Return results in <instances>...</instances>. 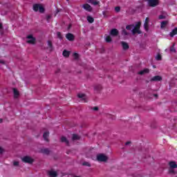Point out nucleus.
I'll return each instance as SVG.
<instances>
[{"instance_id":"58836bf2","label":"nucleus","mask_w":177,"mask_h":177,"mask_svg":"<svg viewBox=\"0 0 177 177\" xmlns=\"http://www.w3.org/2000/svg\"><path fill=\"white\" fill-rule=\"evenodd\" d=\"M140 26H142V22H138L134 27H136V28L140 29Z\"/></svg>"},{"instance_id":"f704fd0d","label":"nucleus","mask_w":177,"mask_h":177,"mask_svg":"<svg viewBox=\"0 0 177 177\" xmlns=\"http://www.w3.org/2000/svg\"><path fill=\"white\" fill-rule=\"evenodd\" d=\"M57 38H59V39H63V36L62 35V32H57Z\"/></svg>"},{"instance_id":"6ab92c4d","label":"nucleus","mask_w":177,"mask_h":177,"mask_svg":"<svg viewBox=\"0 0 177 177\" xmlns=\"http://www.w3.org/2000/svg\"><path fill=\"white\" fill-rule=\"evenodd\" d=\"M168 21H163L160 23V28H165L168 26Z\"/></svg>"},{"instance_id":"473e14b6","label":"nucleus","mask_w":177,"mask_h":177,"mask_svg":"<svg viewBox=\"0 0 177 177\" xmlns=\"http://www.w3.org/2000/svg\"><path fill=\"white\" fill-rule=\"evenodd\" d=\"M170 52H173L174 53H176V49L175 48V44H174L170 48Z\"/></svg>"},{"instance_id":"f257e3e1","label":"nucleus","mask_w":177,"mask_h":177,"mask_svg":"<svg viewBox=\"0 0 177 177\" xmlns=\"http://www.w3.org/2000/svg\"><path fill=\"white\" fill-rule=\"evenodd\" d=\"M21 160L22 162H25V164H32L35 160L34 158H31L30 156H26L22 158H21Z\"/></svg>"},{"instance_id":"13d9d810","label":"nucleus","mask_w":177,"mask_h":177,"mask_svg":"<svg viewBox=\"0 0 177 177\" xmlns=\"http://www.w3.org/2000/svg\"><path fill=\"white\" fill-rule=\"evenodd\" d=\"M102 15H103L104 16H106V11H103V12H102Z\"/></svg>"},{"instance_id":"7ed1b4c3","label":"nucleus","mask_w":177,"mask_h":177,"mask_svg":"<svg viewBox=\"0 0 177 177\" xmlns=\"http://www.w3.org/2000/svg\"><path fill=\"white\" fill-rule=\"evenodd\" d=\"M160 4V1L158 0H149L148 5L150 8H156V6H158Z\"/></svg>"},{"instance_id":"5701e85b","label":"nucleus","mask_w":177,"mask_h":177,"mask_svg":"<svg viewBox=\"0 0 177 177\" xmlns=\"http://www.w3.org/2000/svg\"><path fill=\"white\" fill-rule=\"evenodd\" d=\"M104 38H105L106 42H107L108 44H110V42H111L113 41V39H111V37H110L109 35H106Z\"/></svg>"},{"instance_id":"2f4dec72","label":"nucleus","mask_w":177,"mask_h":177,"mask_svg":"<svg viewBox=\"0 0 177 177\" xmlns=\"http://www.w3.org/2000/svg\"><path fill=\"white\" fill-rule=\"evenodd\" d=\"M122 35H123L124 37H125L127 35H129V32H127V30L123 29L122 30Z\"/></svg>"},{"instance_id":"ea45409f","label":"nucleus","mask_w":177,"mask_h":177,"mask_svg":"<svg viewBox=\"0 0 177 177\" xmlns=\"http://www.w3.org/2000/svg\"><path fill=\"white\" fill-rule=\"evenodd\" d=\"M156 59L158 60V61H160V60H162V57H161V55L160 54H158L156 57Z\"/></svg>"},{"instance_id":"37998d69","label":"nucleus","mask_w":177,"mask_h":177,"mask_svg":"<svg viewBox=\"0 0 177 177\" xmlns=\"http://www.w3.org/2000/svg\"><path fill=\"white\" fill-rule=\"evenodd\" d=\"M50 19H52V16H50V15L46 16V20H47L48 23H49V20H50Z\"/></svg>"},{"instance_id":"1a4fd4ad","label":"nucleus","mask_w":177,"mask_h":177,"mask_svg":"<svg viewBox=\"0 0 177 177\" xmlns=\"http://www.w3.org/2000/svg\"><path fill=\"white\" fill-rule=\"evenodd\" d=\"M149 21H150V19H149V17H147L144 24V28L147 31V32H149Z\"/></svg>"},{"instance_id":"4c0bfd02","label":"nucleus","mask_w":177,"mask_h":177,"mask_svg":"<svg viewBox=\"0 0 177 177\" xmlns=\"http://www.w3.org/2000/svg\"><path fill=\"white\" fill-rule=\"evenodd\" d=\"M73 57L75 59V60H78L80 55H78V53H73Z\"/></svg>"},{"instance_id":"09e8293b","label":"nucleus","mask_w":177,"mask_h":177,"mask_svg":"<svg viewBox=\"0 0 177 177\" xmlns=\"http://www.w3.org/2000/svg\"><path fill=\"white\" fill-rule=\"evenodd\" d=\"M71 153H73V150L69 149L66 151V154H71Z\"/></svg>"},{"instance_id":"79ce46f5","label":"nucleus","mask_w":177,"mask_h":177,"mask_svg":"<svg viewBox=\"0 0 177 177\" xmlns=\"http://www.w3.org/2000/svg\"><path fill=\"white\" fill-rule=\"evenodd\" d=\"M115 12H116L117 13H118L119 12L121 11V7H120V6H116V7L115 8Z\"/></svg>"},{"instance_id":"49530a36","label":"nucleus","mask_w":177,"mask_h":177,"mask_svg":"<svg viewBox=\"0 0 177 177\" xmlns=\"http://www.w3.org/2000/svg\"><path fill=\"white\" fill-rule=\"evenodd\" d=\"M131 143H132V142H131V141H128V142H125V146H129V145H131Z\"/></svg>"},{"instance_id":"c756f323","label":"nucleus","mask_w":177,"mask_h":177,"mask_svg":"<svg viewBox=\"0 0 177 177\" xmlns=\"http://www.w3.org/2000/svg\"><path fill=\"white\" fill-rule=\"evenodd\" d=\"M169 174L170 175H176L177 171H176L175 170H174V169H169Z\"/></svg>"},{"instance_id":"aec40b11","label":"nucleus","mask_w":177,"mask_h":177,"mask_svg":"<svg viewBox=\"0 0 177 177\" xmlns=\"http://www.w3.org/2000/svg\"><path fill=\"white\" fill-rule=\"evenodd\" d=\"M177 34V28H175L172 30V31L169 33L170 37L172 38L174 35Z\"/></svg>"},{"instance_id":"39448f33","label":"nucleus","mask_w":177,"mask_h":177,"mask_svg":"<svg viewBox=\"0 0 177 177\" xmlns=\"http://www.w3.org/2000/svg\"><path fill=\"white\" fill-rule=\"evenodd\" d=\"M82 8H83V9H84V10H86L87 12H93V8H92V6H91V5H89L88 3L83 4Z\"/></svg>"},{"instance_id":"f03ea898","label":"nucleus","mask_w":177,"mask_h":177,"mask_svg":"<svg viewBox=\"0 0 177 177\" xmlns=\"http://www.w3.org/2000/svg\"><path fill=\"white\" fill-rule=\"evenodd\" d=\"M97 160H98L99 162H107L109 160V156L104 155V153H100L97 155Z\"/></svg>"},{"instance_id":"b1692460","label":"nucleus","mask_w":177,"mask_h":177,"mask_svg":"<svg viewBox=\"0 0 177 177\" xmlns=\"http://www.w3.org/2000/svg\"><path fill=\"white\" fill-rule=\"evenodd\" d=\"M62 55L64 57H68L70 56V51L64 50Z\"/></svg>"},{"instance_id":"9d476101","label":"nucleus","mask_w":177,"mask_h":177,"mask_svg":"<svg viewBox=\"0 0 177 177\" xmlns=\"http://www.w3.org/2000/svg\"><path fill=\"white\" fill-rule=\"evenodd\" d=\"M150 73V70L149 68H145L142 71H140L138 73L139 75H145V74H149Z\"/></svg>"},{"instance_id":"a211bd4d","label":"nucleus","mask_w":177,"mask_h":177,"mask_svg":"<svg viewBox=\"0 0 177 177\" xmlns=\"http://www.w3.org/2000/svg\"><path fill=\"white\" fill-rule=\"evenodd\" d=\"M43 138H44V140H46V142H49V140L48 139V138H49L48 131H46L44 133Z\"/></svg>"},{"instance_id":"a19ab883","label":"nucleus","mask_w":177,"mask_h":177,"mask_svg":"<svg viewBox=\"0 0 177 177\" xmlns=\"http://www.w3.org/2000/svg\"><path fill=\"white\" fill-rule=\"evenodd\" d=\"M158 19L160 20L165 19H167V16L160 15H159Z\"/></svg>"},{"instance_id":"de8ad7c7","label":"nucleus","mask_w":177,"mask_h":177,"mask_svg":"<svg viewBox=\"0 0 177 177\" xmlns=\"http://www.w3.org/2000/svg\"><path fill=\"white\" fill-rule=\"evenodd\" d=\"M0 64H6V63L5 62V61L0 59Z\"/></svg>"},{"instance_id":"a18cd8bd","label":"nucleus","mask_w":177,"mask_h":177,"mask_svg":"<svg viewBox=\"0 0 177 177\" xmlns=\"http://www.w3.org/2000/svg\"><path fill=\"white\" fill-rule=\"evenodd\" d=\"M92 110H94V111H99V107L95 106V107L92 108Z\"/></svg>"},{"instance_id":"8fccbe9b","label":"nucleus","mask_w":177,"mask_h":177,"mask_svg":"<svg viewBox=\"0 0 177 177\" xmlns=\"http://www.w3.org/2000/svg\"><path fill=\"white\" fill-rule=\"evenodd\" d=\"M133 92H138L139 91V88L138 87H136L134 89H133Z\"/></svg>"},{"instance_id":"393cba45","label":"nucleus","mask_w":177,"mask_h":177,"mask_svg":"<svg viewBox=\"0 0 177 177\" xmlns=\"http://www.w3.org/2000/svg\"><path fill=\"white\" fill-rule=\"evenodd\" d=\"M141 151L142 152V154H144V158H146V156H147V153H149V149H141Z\"/></svg>"},{"instance_id":"bf43d9fd","label":"nucleus","mask_w":177,"mask_h":177,"mask_svg":"<svg viewBox=\"0 0 177 177\" xmlns=\"http://www.w3.org/2000/svg\"><path fill=\"white\" fill-rule=\"evenodd\" d=\"M2 122H3V119H0V124H2Z\"/></svg>"},{"instance_id":"f8f14e48","label":"nucleus","mask_w":177,"mask_h":177,"mask_svg":"<svg viewBox=\"0 0 177 177\" xmlns=\"http://www.w3.org/2000/svg\"><path fill=\"white\" fill-rule=\"evenodd\" d=\"M121 45L124 50H128L129 49V45L125 41H121Z\"/></svg>"},{"instance_id":"e433bc0d","label":"nucleus","mask_w":177,"mask_h":177,"mask_svg":"<svg viewBox=\"0 0 177 177\" xmlns=\"http://www.w3.org/2000/svg\"><path fill=\"white\" fill-rule=\"evenodd\" d=\"M85 94H78L77 95V97L80 98V99H82V100H85Z\"/></svg>"},{"instance_id":"c03bdc74","label":"nucleus","mask_w":177,"mask_h":177,"mask_svg":"<svg viewBox=\"0 0 177 177\" xmlns=\"http://www.w3.org/2000/svg\"><path fill=\"white\" fill-rule=\"evenodd\" d=\"M13 165H14V167H19V162L15 161V162H13Z\"/></svg>"},{"instance_id":"5fc2aeb1","label":"nucleus","mask_w":177,"mask_h":177,"mask_svg":"<svg viewBox=\"0 0 177 177\" xmlns=\"http://www.w3.org/2000/svg\"><path fill=\"white\" fill-rule=\"evenodd\" d=\"M137 34H142V31H140V30L138 29V30L137 31Z\"/></svg>"},{"instance_id":"20e7f679","label":"nucleus","mask_w":177,"mask_h":177,"mask_svg":"<svg viewBox=\"0 0 177 177\" xmlns=\"http://www.w3.org/2000/svg\"><path fill=\"white\" fill-rule=\"evenodd\" d=\"M27 39H29L26 42L27 44H31L32 45H35V41H36V39L35 37H32V35H29L26 37Z\"/></svg>"},{"instance_id":"c85d7f7f","label":"nucleus","mask_w":177,"mask_h":177,"mask_svg":"<svg viewBox=\"0 0 177 177\" xmlns=\"http://www.w3.org/2000/svg\"><path fill=\"white\" fill-rule=\"evenodd\" d=\"M139 28L135 27V26L133 27V29L131 30V32L133 34V35H135V34H136V32H138Z\"/></svg>"},{"instance_id":"4be33fe9","label":"nucleus","mask_w":177,"mask_h":177,"mask_svg":"<svg viewBox=\"0 0 177 177\" xmlns=\"http://www.w3.org/2000/svg\"><path fill=\"white\" fill-rule=\"evenodd\" d=\"M48 46L50 48V52H52L53 50V44H52V41L50 40H48L47 41Z\"/></svg>"},{"instance_id":"412c9836","label":"nucleus","mask_w":177,"mask_h":177,"mask_svg":"<svg viewBox=\"0 0 177 177\" xmlns=\"http://www.w3.org/2000/svg\"><path fill=\"white\" fill-rule=\"evenodd\" d=\"M101 89H102V88L100 84H97L94 86V91H96L97 92H100Z\"/></svg>"},{"instance_id":"9b49d317","label":"nucleus","mask_w":177,"mask_h":177,"mask_svg":"<svg viewBox=\"0 0 177 177\" xmlns=\"http://www.w3.org/2000/svg\"><path fill=\"white\" fill-rule=\"evenodd\" d=\"M48 175L50 177H57V172L53 170H50L48 171Z\"/></svg>"},{"instance_id":"c9c22d12","label":"nucleus","mask_w":177,"mask_h":177,"mask_svg":"<svg viewBox=\"0 0 177 177\" xmlns=\"http://www.w3.org/2000/svg\"><path fill=\"white\" fill-rule=\"evenodd\" d=\"M134 25H128L126 26V30H128L129 31H131L132 28L133 29Z\"/></svg>"},{"instance_id":"72a5a7b5","label":"nucleus","mask_w":177,"mask_h":177,"mask_svg":"<svg viewBox=\"0 0 177 177\" xmlns=\"http://www.w3.org/2000/svg\"><path fill=\"white\" fill-rule=\"evenodd\" d=\"M82 165L83 167H91V165L89 162H83Z\"/></svg>"},{"instance_id":"603ef678","label":"nucleus","mask_w":177,"mask_h":177,"mask_svg":"<svg viewBox=\"0 0 177 177\" xmlns=\"http://www.w3.org/2000/svg\"><path fill=\"white\" fill-rule=\"evenodd\" d=\"M3 153V149L0 148V154H2Z\"/></svg>"},{"instance_id":"7c9ffc66","label":"nucleus","mask_w":177,"mask_h":177,"mask_svg":"<svg viewBox=\"0 0 177 177\" xmlns=\"http://www.w3.org/2000/svg\"><path fill=\"white\" fill-rule=\"evenodd\" d=\"M39 12L40 13H45V8H44V6H41V4L39 7Z\"/></svg>"},{"instance_id":"2eb2a0df","label":"nucleus","mask_w":177,"mask_h":177,"mask_svg":"<svg viewBox=\"0 0 177 177\" xmlns=\"http://www.w3.org/2000/svg\"><path fill=\"white\" fill-rule=\"evenodd\" d=\"M41 153L43 154H46V156H49V154H50V150H49L48 148L42 149H41Z\"/></svg>"},{"instance_id":"f3484780","label":"nucleus","mask_w":177,"mask_h":177,"mask_svg":"<svg viewBox=\"0 0 177 177\" xmlns=\"http://www.w3.org/2000/svg\"><path fill=\"white\" fill-rule=\"evenodd\" d=\"M13 91V93H14V97L15 99H17V97H19V95H20L19 93V91L17 90V88H12Z\"/></svg>"},{"instance_id":"3c124183","label":"nucleus","mask_w":177,"mask_h":177,"mask_svg":"<svg viewBox=\"0 0 177 177\" xmlns=\"http://www.w3.org/2000/svg\"><path fill=\"white\" fill-rule=\"evenodd\" d=\"M59 73H60V68H58V69L55 71V74H59Z\"/></svg>"},{"instance_id":"6e6552de","label":"nucleus","mask_w":177,"mask_h":177,"mask_svg":"<svg viewBox=\"0 0 177 177\" xmlns=\"http://www.w3.org/2000/svg\"><path fill=\"white\" fill-rule=\"evenodd\" d=\"M118 34H120V32L118 29L113 28L110 31V35H111V37H117Z\"/></svg>"},{"instance_id":"0eeeda50","label":"nucleus","mask_w":177,"mask_h":177,"mask_svg":"<svg viewBox=\"0 0 177 177\" xmlns=\"http://www.w3.org/2000/svg\"><path fill=\"white\" fill-rule=\"evenodd\" d=\"M66 38L68 39V41L73 42V41L75 39V36H74L72 33H68L66 35Z\"/></svg>"},{"instance_id":"4468645a","label":"nucleus","mask_w":177,"mask_h":177,"mask_svg":"<svg viewBox=\"0 0 177 177\" xmlns=\"http://www.w3.org/2000/svg\"><path fill=\"white\" fill-rule=\"evenodd\" d=\"M81 139V137L78 134L73 133L72 135V140L73 142H75V140H80Z\"/></svg>"},{"instance_id":"cd10ccee","label":"nucleus","mask_w":177,"mask_h":177,"mask_svg":"<svg viewBox=\"0 0 177 177\" xmlns=\"http://www.w3.org/2000/svg\"><path fill=\"white\" fill-rule=\"evenodd\" d=\"M87 21H88V23L92 24L95 21V19H93V17L91 16H87Z\"/></svg>"},{"instance_id":"680f3d73","label":"nucleus","mask_w":177,"mask_h":177,"mask_svg":"<svg viewBox=\"0 0 177 177\" xmlns=\"http://www.w3.org/2000/svg\"><path fill=\"white\" fill-rule=\"evenodd\" d=\"M153 68H156V65H153Z\"/></svg>"},{"instance_id":"bb28decb","label":"nucleus","mask_w":177,"mask_h":177,"mask_svg":"<svg viewBox=\"0 0 177 177\" xmlns=\"http://www.w3.org/2000/svg\"><path fill=\"white\" fill-rule=\"evenodd\" d=\"M39 6L40 4H34L33 10H35V12H38V10H39Z\"/></svg>"},{"instance_id":"423d86ee","label":"nucleus","mask_w":177,"mask_h":177,"mask_svg":"<svg viewBox=\"0 0 177 177\" xmlns=\"http://www.w3.org/2000/svg\"><path fill=\"white\" fill-rule=\"evenodd\" d=\"M159 81H162V77L160 75L154 76L150 80V82H158Z\"/></svg>"},{"instance_id":"4d7b16f0","label":"nucleus","mask_w":177,"mask_h":177,"mask_svg":"<svg viewBox=\"0 0 177 177\" xmlns=\"http://www.w3.org/2000/svg\"><path fill=\"white\" fill-rule=\"evenodd\" d=\"M72 25L69 24V26H68V30H70L71 28Z\"/></svg>"},{"instance_id":"864d4df0","label":"nucleus","mask_w":177,"mask_h":177,"mask_svg":"<svg viewBox=\"0 0 177 177\" xmlns=\"http://www.w3.org/2000/svg\"><path fill=\"white\" fill-rule=\"evenodd\" d=\"M3 26H2V24L0 23V30H3Z\"/></svg>"},{"instance_id":"a878e982","label":"nucleus","mask_w":177,"mask_h":177,"mask_svg":"<svg viewBox=\"0 0 177 177\" xmlns=\"http://www.w3.org/2000/svg\"><path fill=\"white\" fill-rule=\"evenodd\" d=\"M88 3H91V5H94V6H96L97 5H99L100 3V1H97V0L94 1L92 0L91 1H88Z\"/></svg>"},{"instance_id":"dca6fc26","label":"nucleus","mask_w":177,"mask_h":177,"mask_svg":"<svg viewBox=\"0 0 177 177\" xmlns=\"http://www.w3.org/2000/svg\"><path fill=\"white\" fill-rule=\"evenodd\" d=\"M169 165L171 169H175L177 168V165H176V162L175 161H171L169 162Z\"/></svg>"},{"instance_id":"ddd939ff","label":"nucleus","mask_w":177,"mask_h":177,"mask_svg":"<svg viewBox=\"0 0 177 177\" xmlns=\"http://www.w3.org/2000/svg\"><path fill=\"white\" fill-rule=\"evenodd\" d=\"M61 142H62V143H66V146H70V142L67 140V138L64 136L61 138Z\"/></svg>"},{"instance_id":"052dcab7","label":"nucleus","mask_w":177,"mask_h":177,"mask_svg":"<svg viewBox=\"0 0 177 177\" xmlns=\"http://www.w3.org/2000/svg\"><path fill=\"white\" fill-rule=\"evenodd\" d=\"M59 12H60V10L57 9V13H59Z\"/></svg>"},{"instance_id":"6e6d98bb","label":"nucleus","mask_w":177,"mask_h":177,"mask_svg":"<svg viewBox=\"0 0 177 177\" xmlns=\"http://www.w3.org/2000/svg\"><path fill=\"white\" fill-rule=\"evenodd\" d=\"M153 96H154V97L158 98V94H153Z\"/></svg>"}]
</instances>
